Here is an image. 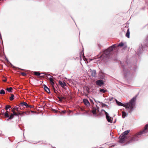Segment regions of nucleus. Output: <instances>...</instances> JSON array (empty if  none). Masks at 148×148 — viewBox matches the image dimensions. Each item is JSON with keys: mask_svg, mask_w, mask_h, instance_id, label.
<instances>
[{"mask_svg": "<svg viewBox=\"0 0 148 148\" xmlns=\"http://www.w3.org/2000/svg\"><path fill=\"white\" fill-rule=\"evenodd\" d=\"M6 61L7 62H8V59H7V58H6Z\"/></svg>", "mask_w": 148, "mask_h": 148, "instance_id": "49530a36", "label": "nucleus"}, {"mask_svg": "<svg viewBox=\"0 0 148 148\" xmlns=\"http://www.w3.org/2000/svg\"><path fill=\"white\" fill-rule=\"evenodd\" d=\"M43 74H45L44 73H43Z\"/></svg>", "mask_w": 148, "mask_h": 148, "instance_id": "864d4df0", "label": "nucleus"}, {"mask_svg": "<svg viewBox=\"0 0 148 148\" xmlns=\"http://www.w3.org/2000/svg\"><path fill=\"white\" fill-rule=\"evenodd\" d=\"M59 83L61 85L62 87H64V84H63L62 82L61 81H59Z\"/></svg>", "mask_w": 148, "mask_h": 148, "instance_id": "cd10ccee", "label": "nucleus"}, {"mask_svg": "<svg viewBox=\"0 0 148 148\" xmlns=\"http://www.w3.org/2000/svg\"><path fill=\"white\" fill-rule=\"evenodd\" d=\"M34 75H36L39 76L40 75V73L38 72L34 71Z\"/></svg>", "mask_w": 148, "mask_h": 148, "instance_id": "aec40b11", "label": "nucleus"}, {"mask_svg": "<svg viewBox=\"0 0 148 148\" xmlns=\"http://www.w3.org/2000/svg\"><path fill=\"white\" fill-rule=\"evenodd\" d=\"M21 74L23 76H25L26 75V73L24 72H22L21 73Z\"/></svg>", "mask_w": 148, "mask_h": 148, "instance_id": "72a5a7b5", "label": "nucleus"}, {"mask_svg": "<svg viewBox=\"0 0 148 148\" xmlns=\"http://www.w3.org/2000/svg\"><path fill=\"white\" fill-rule=\"evenodd\" d=\"M146 42L147 44V45H146L147 47H148V36H147L146 39Z\"/></svg>", "mask_w": 148, "mask_h": 148, "instance_id": "c85d7f7f", "label": "nucleus"}, {"mask_svg": "<svg viewBox=\"0 0 148 148\" xmlns=\"http://www.w3.org/2000/svg\"><path fill=\"white\" fill-rule=\"evenodd\" d=\"M130 132L129 130H127V131H126L124 132L123 133V134L124 135H127L128 133Z\"/></svg>", "mask_w": 148, "mask_h": 148, "instance_id": "412c9836", "label": "nucleus"}, {"mask_svg": "<svg viewBox=\"0 0 148 148\" xmlns=\"http://www.w3.org/2000/svg\"><path fill=\"white\" fill-rule=\"evenodd\" d=\"M96 109H93L92 110V112L94 114H96Z\"/></svg>", "mask_w": 148, "mask_h": 148, "instance_id": "b1692460", "label": "nucleus"}, {"mask_svg": "<svg viewBox=\"0 0 148 148\" xmlns=\"http://www.w3.org/2000/svg\"><path fill=\"white\" fill-rule=\"evenodd\" d=\"M65 112H66V111H62V112L63 113H65Z\"/></svg>", "mask_w": 148, "mask_h": 148, "instance_id": "c03bdc74", "label": "nucleus"}, {"mask_svg": "<svg viewBox=\"0 0 148 148\" xmlns=\"http://www.w3.org/2000/svg\"><path fill=\"white\" fill-rule=\"evenodd\" d=\"M119 141L120 143H123L125 140V136L123 134H122L119 137Z\"/></svg>", "mask_w": 148, "mask_h": 148, "instance_id": "39448f33", "label": "nucleus"}, {"mask_svg": "<svg viewBox=\"0 0 148 148\" xmlns=\"http://www.w3.org/2000/svg\"><path fill=\"white\" fill-rule=\"evenodd\" d=\"M84 92L87 93H89L90 92L89 88L87 87H85L84 88Z\"/></svg>", "mask_w": 148, "mask_h": 148, "instance_id": "f8f14e48", "label": "nucleus"}, {"mask_svg": "<svg viewBox=\"0 0 148 148\" xmlns=\"http://www.w3.org/2000/svg\"><path fill=\"white\" fill-rule=\"evenodd\" d=\"M12 110H14L15 111V110H16L17 111H18V108L16 106L14 107Z\"/></svg>", "mask_w": 148, "mask_h": 148, "instance_id": "c756f323", "label": "nucleus"}, {"mask_svg": "<svg viewBox=\"0 0 148 148\" xmlns=\"http://www.w3.org/2000/svg\"><path fill=\"white\" fill-rule=\"evenodd\" d=\"M14 95L13 94H11V96L10 98V100L12 101L14 99Z\"/></svg>", "mask_w": 148, "mask_h": 148, "instance_id": "5701e85b", "label": "nucleus"}, {"mask_svg": "<svg viewBox=\"0 0 148 148\" xmlns=\"http://www.w3.org/2000/svg\"><path fill=\"white\" fill-rule=\"evenodd\" d=\"M11 108V106H10L8 105H7L5 106V110H8V109L9 108Z\"/></svg>", "mask_w": 148, "mask_h": 148, "instance_id": "bb28decb", "label": "nucleus"}, {"mask_svg": "<svg viewBox=\"0 0 148 148\" xmlns=\"http://www.w3.org/2000/svg\"><path fill=\"white\" fill-rule=\"evenodd\" d=\"M83 102L85 105L87 106L90 105V103L88 100L86 99H83Z\"/></svg>", "mask_w": 148, "mask_h": 148, "instance_id": "1a4fd4ad", "label": "nucleus"}, {"mask_svg": "<svg viewBox=\"0 0 148 148\" xmlns=\"http://www.w3.org/2000/svg\"><path fill=\"white\" fill-rule=\"evenodd\" d=\"M134 138H132L131 139L130 141V142H132V141H134Z\"/></svg>", "mask_w": 148, "mask_h": 148, "instance_id": "58836bf2", "label": "nucleus"}, {"mask_svg": "<svg viewBox=\"0 0 148 148\" xmlns=\"http://www.w3.org/2000/svg\"><path fill=\"white\" fill-rule=\"evenodd\" d=\"M49 81H50V82H51V81H53V79L51 77L49 78Z\"/></svg>", "mask_w": 148, "mask_h": 148, "instance_id": "e433bc0d", "label": "nucleus"}, {"mask_svg": "<svg viewBox=\"0 0 148 148\" xmlns=\"http://www.w3.org/2000/svg\"><path fill=\"white\" fill-rule=\"evenodd\" d=\"M96 71L95 70H93L91 71V75L93 77H96Z\"/></svg>", "mask_w": 148, "mask_h": 148, "instance_id": "ddd939ff", "label": "nucleus"}, {"mask_svg": "<svg viewBox=\"0 0 148 148\" xmlns=\"http://www.w3.org/2000/svg\"><path fill=\"white\" fill-rule=\"evenodd\" d=\"M101 111L102 112V111H103L106 114V112L104 110L102 109L101 110Z\"/></svg>", "mask_w": 148, "mask_h": 148, "instance_id": "ea45409f", "label": "nucleus"}, {"mask_svg": "<svg viewBox=\"0 0 148 148\" xmlns=\"http://www.w3.org/2000/svg\"><path fill=\"white\" fill-rule=\"evenodd\" d=\"M99 91L101 92L104 93L106 92L107 90L106 89H100Z\"/></svg>", "mask_w": 148, "mask_h": 148, "instance_id": "4be33fe9", "label": "nucleus"}, {"mask_svg": "<svg viewBox=\"0 0 148 148\" xmlns=\"http://www.w3.org/2000/svg\"><path fill=\"white\" fill-rule=\"evenodd\" d=\"M10 64L12 67L14 68H15V67L12 64Z\"/></svg>", "mask_w": 148, "mask_h": 148, "instance_id": "a19ab883", "label": "nucleus"}, {"mask_svg": "<svg viewBox=\"0 0 148 148\" xmlns=\"http://www.w3.org/2000/svg\"><path fill=\"white\" fill-rule=\"evenodd\" d=\"M43 87L45 91H46L47 93H50V91L49 88L45 84H44L43 85Z\"/></svg>", "mask_w": 148, "mask_h": 148, "instance_id": "9b49d317", "label": "nucleus"}, {"mask_svg": "<svg viewBox=\"0 0 148 148\" xmlns=\"http://www.w3.org/2000/svg\"><path fill=\"white\" fill-rule=\"evenodd\" d=\"M50 83H51V85L53 87H54L53 85L54 84V82L53 81H52L50 82Z\"/></svg>", "mask_w": 148, "mask_h": 148, "instance_id": "2f4dec72", "label": "nucleus"}, {"mask_svg": "<svg viewBox=\"0 0 148 148\" xmlns=\"http://www.w3.org/2000/svg\"><path fill=\"white\" fill-rule=\"evenodd\" d=\"M50 83H51V85L53 87H54L53 85L54 84V82L53 81H52L50 82Z\"/></svg>", "mask_w": 148, "mask_h": 148, "instance_id": "473e14b6", "label": "nucleus"}, {"mask_svg": "<svg viewBox=\"0 0 148 148\" xmlns=\"http://www.w3.org/2000/svg\"><path fill=\"white\" fill-rule=\"evenodd\" d=\"M106 117L108 121L110 123H112V120L111 117H110L108 113L107 112H106Z\"/></svg>", "mask_w": 148, "mask_h": 148, "instance_id": "0eeeda50", "label": "nucleus"}, {"mask_svg": "<svg viewBox=\"0 0 148 148\" xmlns=\"http://www.w3.org/2000/svg\"><path fill=\"white\" fill-rule=\"evenodd\" d=\"M122 117L123 118H125L127 115V113L123 111H122Z\"/></svg>", "mask_w": 148, "mask_h": 148, "instance_id": "f3484780", "label": "nucleus"}, {"mask_svg": "<svg viewBox=\"0 0 148 148\" xmlns=\"http://www.w3.org/2000/svg\"><path fill=\"white\" fill-rule=\"evenodd\" d=\"M3 81L4 82H6V79H4V80H3Z\"/></svg>", "mask_w": 148, "mask_h": 148, "instance_id": "de8ad7c7", "label": "nucleus"}, {"mask_svg": "<svg viewBox=\"0 0 148 148\" xmlns=\"http://www.w3.org/2000/svg\"><path fill=\"white\" fill-rule=\"evenodd\" d=\"M48 75H50L49 74Z\"/></svg>", "mask_w": 148, "mask_h": 148, "instance_id": "8fccbe9b", "label": "nucleus"}, {"mask_svg": "<svg viewBox=\"0 0 148 148\" xmlns=\"http://www.w3.org/2000/svg\"><path fill=\"white\" fill-rule=\"evenodd\" d=\"M136 97L135 96L130 101L129 103H126L125 104H123L121 102L117 101L115 99V101L116 103L119 106H123L125 107L128 111L130 113H131L133 109L135 108V101L136 99Z\"/></svg>", "mask_w": 148, "mask_h": 148, "instance_id": "f257e3e1", "label": "nucleus"}, {"mask_svg": "<svg viewBox=\"0 0 148 148\" xmlns=\"http://www.w3.org/2000/svg\"><path fill=\"white\" fill-rule=\"evenodd\" d=\"M28 108H32L33 107V106L32 105H28Z\"/></svg>", "mask_w": 148, "mask_h": 148, "instance_id": "4c0bfd02", "label": "nucleus"}, {"mask_svg": "<svg viewBox=\"0 0 148 148\" xmlns=\"http://www.w3.org/2000/svg\"><path fill=\"white\" fill-rule=\"evenodd\" d=\"M13 90V88L12 87H10L9 88H8L6 89V90L9 92H12V90Z\"/></svg>", "mask_w": 148, "mask_h": 148, "instance_id": "a211bd4d", "label": "nucleus"}, {"mask_svg": "<svg viewBox=\"0 0 148 148\" xmlns=\"http://www.w3.org/2000/svg\"><path fill=\"white\" fill-rule=\"evenodd\" d=\"M116 45L115 44L113 45L112 46L110 47L107 49L110 52L113 49L116 47Z\"/></svg>", "mask_w": 148, "mask_h": 148, "instance_id": "9d476101", "label": "nucleus"}, {"mask_svg": "<svg viewBox=\"0 0 148 148\" xmlns=\"http://www.w3.org/2000/svg\"><path fill=\"white\" fill-rule=\"evenodd\" d=\"M6 112H7L8 113V111L7 110H6Z\"/></svg>", "mask_w": 148, "mask_h": 148, "instance_id": "09e8293b", "label": "nucleus"}, {"mask_svg": "<svg viewBox=\"0 0 148 148\" xmlns=\"http://www.w3.org/2000/svg\"><path fill=\"white\" fill-rule=\"evenodd\" d=\"M142 47V45H141V47H139V49L138 50L137 52V53L139 54H140L142 52V50L143 49V48Z\"/></svg>", "mask_w": 148, "mask_h": 148, "instance_id": "2eb2a0df", "label": "nucleus"}, {"mask_svg": "<svg viewBox=\"0 0 148 148\" xmlns=\"http://www.w3.org/2000/svg\"><path fill=\"white\" fill-rule=\"evenodd\" d=\"M130 32L129 31V29H128L127 31V33L126 34V36L128 38H130Z\"/></svg>", "mask_w": 148, "mask_h": 148, "instance_id": "dca6fc26", "label": "nucleus"}, {"mask_svg": "<svg viewBox=\"0 0 148 148\" xmlns=\"http://www.w3.org/2000/svg\"><path fill=\"white\" fill-rule=\"evenodd\" d=\"M21 69V70H23V69Z\"/></svg>", "mask_w": 148, "mask_h": 148, "instance_id": "3c124183", "label": "nucleus"}, {"mask_svg": "<svg viewBox=\"0 0 148 148\" xmlns=\"http://www.w3.org/2000/svg\"><path fill=\"white\" fill-rule=\"evenodd\" d=\"M122 67L123 69V72L124 75L126 77L130 74V72L129 70L128 69H125L124 65H122Z\"/></svg>", "mask_w": 148, "mask_h": 148, "instance_id": "20e7f679", "label": "nucleus"}, {"mask_svg": "<svg viewBox=\"0 0 148 148\" xmlns=\"http://www.w3.org/2000/svg\"><path fill=\"white\" fill-rule=\"evenodd\" d=\"M5 111V110L4 109H2L1 110V112L2 114H4V112Z\"/></svg>", "mask_w": 148, "mask_h": 148, "instance_id": "c9c22d12", "label": "nucleus"}, {"mask_svg": "<svg viewBox=\"0 0 148 148\" xmlns=\"http://www.w3.org/2000/svg\"><path fill=\"white\" fill-rule=\"evenodd\" d=\"M0 94H5V91L3 90H1L0 92Z\"/></svg>", "mask_w": 148, "mask_h": 148, "instance_id": "a878e982", "label": "nucleus"}, {"mask_svg": "<svg viewBox=\"0 0 148 148\" xmlns=\"http://www.w3.org/2000/svg\"><path fill=\"white\" fill-rule=\"evenodd\" d=\"M53 148H55V147H53Z\"/></svg>", "mask_w": 148, "mask_h": 148, "instance_id": "603ef678", "label": "nucleus"}, {"mask_svg": "<svg viewBox=\"0 0 148 148\" xmlns=\"http://www.w3.org/2000/svg\"><path fill=\"white\" fill-rule=\"evenodd\" d=\"M61 99H62H62H64V97H61Z\"/></svg>", "mask_w": 148, "mask_h": 148, "instance_id": "79ce46f5", "label": "nucleus"}, {"mask_svg": "<svg viewBox=\"0 0 148 148\" xmlns=\"http://www.w3.org/2000/svg\"><path fill=\"white\" fill-rule=\"evenodd\" d=\"M124 45V44L123 42H121L119 43L118 45V47L121 46L122 47Z\"/></svg>", "mask_w": 148, "mask_h": 148, "instance_id": "393cba45", "label": "nucleus"}, {"mask_svg": "<svg viewBox=\"0 0 148 148\" xmlns=\"http://www.w3.org/2000/svg\"><path fill=\"white\" fill-rule=\"evenodd\" d=\"M107 106V105H106V104H103V106Z\"/></svg>", "mask_w": 148, "mask_h": 148, "instance_id": "a18cd8bd", "label": "nucleus"}, {"mask_svg": "<svg viewBox=\"0 0 148 148\" xmlns=\"http://www.w3.org/2000/svg\"><path fill=\"white\" fill-rule=\"evenodd\" d=\"M96 83L97 85L101 86L104 84V82L102 80H98L96 81Z\"/></svg>", "mask_w": 148, "mask_h": 148, "instance_id": "423d86ee", "label": "nucleus"}, {"mask_svg": "<svg viewBox=\"0 0 148 148\" xmlns=\"http://www.w3.org/2000/svg\"><path fill=\"white\" fill-rule=\"evenodd\" d=\"M4 116L5 117L9 118L10 116L9 114L7 112H5L4 113Z\"/></svg>", "mask_w": 148, "mask_h": 148, "instance_id": "6ab92c4d", "label": "nucleus"}, {"mask_svg": "<svg viewBox=\"0 0 148 148\" xmlns=\"http://www.w3.org/2000/svg\"><path fill=\"white\" fill-rule=\"evenodd\" d=\"M110 52L108 51L107 49L105 50L103 52V56H106V57H107L110 54Z\"/></svg>", "mask_w": 148, "mask_h": 148, "instance_id": "6e6552de", "label": "nucleus"}, {"mask_svg": "<svg viewBox=\"0 0 148 148\" xmlns=\"http://www.w3.org/2000/svg\"><path fill=\"white\" fill-rule=\"evenodd\" d=\"M147 133H148V124L146 125L145 127L144 130L138 132L136 137Z\"/></svg>", "mask_w": 148, "mask_h": 148, "instance_id": "f03ea898", "label": "nucleus"}, {"mask_svg": "<svg viewBox=\"0 0 148 148\" xmlns=\"http://www.w3.org/2000/svg\"><path fill=\"white\" fill-rule=\"evenodd\" d=\"M113 99V98L112 97L111 99H110V101H112Z\"/></svg>", "mask_w": 148, "mask_h": 148, "instance_id": "37998d69", "label": "nucleus"}, {"mask_svg": "<svg viewBox=\"0 0 148 148\" xmlns=\"http://www.w3.org/2000/svg\"><path fill=\"white\" fill-rule=\"evenodd\" d=\"M58 98L59 99V100L60 101H62V99H61V97H58Z\"/></svg>", "mask_w": 148, "mask_h": 148, "instance_id": "f704fd0d", "label": "nucleus"}, {"mask_svg": "<svg viewBox=\"0 0 148 148\" xmlns=\"http://www.w3.org/2000/svg\"><path fill=\"white\" fill-rule=\"evenodd\" d=\"M53 89L54 90V92L55 93H56L57 94H58L57 93V92H58V91L56 90L55 89V88L54 87H53Z\"/></svg>", "mask_w": 148, "mask_h": 148, "instance_id": "7c9ffc66", "label": "nucleus"}, {"mask_svg": "<svg viewBox=\"0 0 148 148\" xmlns=\"http://www.w3.org/2000/svg\"><path fill=\"white\" fill-rule=\"evenodd\" d=\"M12 111L13 113H11V114L10 115L9 118V119H7V121H8L9 119H13L14 115L18 116L21 114V113L20 112L16 113L14 110H12Z\"/></svg>", "mask_w": 148, "mask_h": 148, "instance_id": "7ed1b4c3", "label": "nucleus"}, {"mask_svg": "<svg viewBox=\"0 0 148 148\" xmlns=\"http://www.w3.org/2000/svg\"><path fill=\"white\" fill-rule=\"evenodd\" d=\"M21 105L22 106H25L27 108H28V105L26 103V102H23L21 103Z\"/></svg>", "mask_w": 148, "mask_h": 148, "instance_id": "4468645a", "label": "nucleus"}]
</instances>
